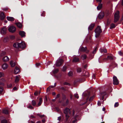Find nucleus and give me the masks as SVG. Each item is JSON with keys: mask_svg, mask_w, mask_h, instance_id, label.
I'll use <instances>...</instances> for the list:
<instances>
[{"mask_svg": "<svg viewBox=\"0 0 123 123\" xmlns=\"http://www.w3.org/2000/svg\"><path fill=\"white\" fill-rule=\"evenodd\" d=\"M14 47L16 48H24L25 47V43L23 42H21V43H15L13 45Z\"/></svg>", "mask_w": 123, "mask_h": 123, "instance_id": "1", "label": "nucleus"}, {"mask_svg": "<svg viewBox=\"0 0 123 123\" xmlns=\"http://www.w3.org/2000/svg\"><path fill=\"white\" fill-rule=\"evenodd\" d=\"M64 113L66 114V120L67 121L69 117V115L71 113L70 110L68 108H66L64 111Z\"/></svg>", "mask_w": 123, "mask_h": 123, "instance_id": "2", "label": "nucleus"}, {"mask_svg": "<svg viewBox=\"0 0 123 123\" xmlns=\"http://www.w3.org/2000/svg\"><path fill=\"white\" fill-rule=\"evenodd\" d=\"M102 32V31L100 27L99 26H98L95 31V33L96 37H98L100 34Z\"/></svg>", "mask_w": 123, "mask_h": 123, "instance_id": "3", "label": "nucleus"}, {"mask_svg": "<svg viewBox=\"0 0 123 123\" xmlns=\"http://www.w3.org/2000/svg\"><path fill=\"white\" fill-rule=\"evenodd\" d=\"M119 15V12L118 11H117L114 14V22L116 23L117 21L119 18L120 16Z\"/></svg>", "mask_w": 123, "mask_h": 123, "instance_id": "4", "label": "nucleus"}, {"mask_svg": "<svg viewBox=\"0 0 123 123\" xmlns=\"http://www.w3.org/2000/svg\"><path fill=\"white\" fill-rule=\"evenodd\" d=\"M63 62V61L62 59L59 58L57 60L55 64L57 66H59L61 65Z\"/></svg>", "mask_w": 123, "mask_h": 123, "instance_id": "5", "label": "nucleus"}, {"mask_svg": "<svg viewBox=\"0 0 123 123\" xmlns=\"http://www.w3.org/2000/svg\"><path fill=\"white\" fill-rule=\"evenodd\" d=\"M9 31L13 33L15 32L16 31V28L13 26H10L8 28Z\"/></svg>", "mask_w": 123, "mask_h": 123, "instance_id": "6", "label": "nucleus"}, {"mask_svg": "<svg viewBox=\"0 0 123 123\" xmlns=\"http://www.w3.org/2000/svg\"><path fill=\"white\" fill-rule=\"evenodd\" d=\"M80 50L81 52H85L86 53H87L89 52V50L87 49V48L86 47H81L80 49Z\"/></svg>", "mask_w": 123, "mask_h": 123, "instance_id": "7", "label": "nucleus"}, {"mask_svg": "<svg viewBox=\"0 0 123 123\" xmlns=\"http://www.w3.org/2000/svg\"><path fill=\"white\" fill-rule=\"evenodd\" d=\"M113 84L114 85H117L119 83V81L117 77L115 76L113 77Z\"/></svg>", "mask_w": 123, "mask_h": 123, "instance_id": "8", "label": "nucleus"}, {"mask_svg": "<svg viewBox=\"0 0 123 123\" xmlns=\"http://www.w3.org/2000/svg\"><path fill=\"white\" fill-rule=\"evenodd\" d=\"M6 28L5 27L2 28L0 31V33L2 34H6Z\"/></svg>", "mask_w": 123, "mask_h": 123, "instance_id": "9", "label": "nucleus"}, {"mask_svg": "<svg viewBox=\"0 0 123 123\" xmlns=\"http://www.w3.org/2000/svg\"><path fill=\"white\" fill-rule=\"evenodd\" d=\"M19 35L22 37H25V33L24 31H20L19 32Z\"/></svg>", "mask_w": 123, "mask_h": 123, "instance_id": "10", "label": "nucleus"}, {"mask_svg": "<svg viewBox=\"0 0 123 123\" xmlns=\"http://www.w3.org/2000/svg\"><path fill=\"white\" fill-rule=\"evenodd\" d=\"M43 102L42 98H40L39 99V101L37 106L38 107L41 105Z\"/></svg>", "mask_w": 123, "mask_h": 123, "instance_id": "11", "label": "nucleus"}, {"mask_svg": "<svg viewBox=\"0 0 123 123\" xmlns=\"http://www.w3.org/2000/svg\"><path fill=\"white\" fill-rule=\"evenodd\" d=\"M8 67V65L6 63H5L2 66V68L4 70L6 69Z\"/></svg>", "mask_w": 123, "mask_h": 123, "instance_id": "12", "label": "nucleus"}, {"mask_svg": "<svg viewBox=\"0 0 123 123\" xmlns=\"http://www.w3.org/2000/svg\"><path fill=\"white\" fill-rule=\"evenodd\" d=\"M9 58L7 56H6L4 57L2 59L3 61L5 62L8 61L9 60Z\"/></svg>", "mask_w": 123, "mask_h": 123, "instance_id": "13", "label": "nucleus"}, {"mask_svg": "<svg viewBox=\"0 0 123 123\" xmlns=\"http://www.w3.org/2000/svg\"><path fill=\"white\" fill-rule=\"evenodd\" d=\"M104 13L103 12H101L99 13L98 16V17L100 18H102L104 17Z\"/></svg>", "mask_w": 123, "mask_h": 123, "instance_id": "14", "label": "nucleus"}, {"mask_svg": "<svg viewBox=\"0 0 123 123\" xmlns=\"http://www.w3.org/2000/svg\"><path fill=\"white\" fill-rule=\"evenodd\" d=\"M7 19L8 21H13L14 20L13 18L10 17H7Z\"/></svg>", "mask_w": 123, "mask_h": 123, "instance_id": "15", "label": "nucleus"}, {"mask_svg": "<svg viewBox=\"0 0 123 123\" xmlns=\"http://www.w3.org/2000/svg\"><path fill=\"white\" fill-rule=\"evenodd\" d=\"M19 71V69L17 67H16L14 70V73L15 74H18Z\"/></svg>", "mask_w": 123, "mask_h": 123, "instance_id": "16", "label": "nucleus"}, {"mask_svg": "<svg viewBox=\"0 0 123 123\" xmlns=\"http://www.w3.org/2000/svg\"><path fill=\"white\" fill-rule=\"evenodd\" d=\"M17 26L19 28H21L22 27V24L20 23H16Z\"/></svg>", "mask_w": 123, "mask_h": 123, "instance_id": "17", "label": "nucleus"}, {"mask_svg": "<svg viewBox=\"0 0 123 123\" xmlns=\"http://www.w3.org/2000/svg\"><path fill=\"white\" fill-rule=\"evenodd\" d=\"M5 17V16L3 12H1L0 15V18L1 19H4Z\"/></svg>", "mask_w": 123, "mask_h": 123, "instance_id": "18", "label": "nucleus"}, {"mask_svg": "<svg viewBox=\"0 0 123 123\" xmlns=\"http://www.w3.org/2000/svg\"><path fill=\"white\" fill-rule=\"evenodd\" d=\"M94 26V24H92L90 25L89 27H88V30H91L93 28Z\"/></svg>", "mask_w": 123, "mask_h": 123, "instance_id": "19", "label": "nucleus"}, {"mask_svg": "<svg viewBox=\"0 0 123 123\" xmlns=\"http://www.w3.org/2000/svg\"><path fill=\"white\" fill-rule=\"evenodd\" d=\"M79 61V58L75 57L73 60V62H76Z\"/></svg>", "mask_w": 123, "mask_h": 123, "instance_id": "20", "label": "nucleus"}, {"mask_svg": "<svg viewBox=\"0 0 123 123\" xmlns=\"http://www.w3.org/2000/svg\"><path fill=\"white\" fill-rule=\"evenodd\" d=\"M20 77V76H16V78L15 80V82L16 83L18 82L19 80V78Z\"/></svg>", "mask_w": 123, "mask_h": 123, "instance_id": "21", "label": "nucleus"}, {"mask_svg": "<svg viewBox=\"0 0 123 123\" xmlns=\"http://www.w3.org/2000/svg\"><path fill=\"white\" fill-rule=\"evenodd\" d=\"M10 64L11 66L12 67H14L16 65V63L15 62H13L12 61H11L10 62Z\"/></svg>", "mask_w": 123, "mask_h": 123, "instance_id": "22", "label": "nucleus"}, {"mask_svg": "<svg viewBox=\"0 0 123 123\" xmlns=\"http://www.w3.org/2000/svg\"><path fill=\"white\" fill-rule=\"evenodd\" d=\"M31 104L33 106H35L36 104V102L35 100H33L31 101Z\"/></svg>", "mask_w": 123, "mask_h": 123, "instance_id": "23", "label": "nucleus"}, {"mask_svg": "<svg viewBox=\"0 0 123 123\" xmlns=\"http://www.w3.org/2000/svg\"><path fill=\"white\" fill-rule=\"evenodd\" d=\"M100 50L101 52H104L105 53H106L107 52V50L105 49H101Z\"/></svg>", "mask_w": 123, "mask_h": 123, "instance_id": "24", "label": "nucleus"}, {"mask_svg": "<svg viewBox=\"0 0 123 123\" xmlns=\"http://www.w3.org/2000/svg\"><path fill=\"white\" fill-rule=\"evenodd\" d=\"M102 4H100L97 7V9L98 10H99L102 8Z\"/></svg>", "mask_w": 123, "mask_h": 123, "instance_id": "25", "label": "nucleus"}, {"mask_svg": "<svg viewBox=\"0 0 123 123\" xmlns=\"http://www.w3.org/2000/svg\"><path fill=\"white\" fill-rule=\"evenodd\" d=\"M87 56L85 54H84L81 56V58L83 59H85L86 58Z\"/></svg>", "mask_w": 123, "mask_h": 123, "instance_id": "26", "label": "nucleus"}, {"mask_svg": "<svg viewBox=\"0 0 123 123\" xmlns=\"http://www.w3.org/2000/svg\"><path fill=\"white\" fill-rule=\"evenodd\" d=\"M113 55H110L107 56L108 59H109L110 60H111L113 59Z\"/></svg>", "mask_w": 123, "mask_h": 123, "instance_id": "27", "label": "nucleus"}, {"mask_svg": "<svg viewBox=\"0 0 123 123\" xmlns=\"http://www.w3.org/2000/svg\"><path fill=\"white\" fill-rule=\"evenodd\" d=\"M3 113L6 114H7L8 113V111L6 109L3 110Z\"/></svg>", "mask_w": 123, "mask_h": 123, "instance_id": "28", "label": "nucleus"}, {"mask_svg": "<svg viewBox=\"0 0 123 123\" xmlns=\"http://www.w3.org/2000/svg\"><path fill=\"white\" fill-rule=\"evenodd\" d=\"M115 27V25L113 24H111V25L110 28H113Z\"/></svg>", "mask_w": 123, "mask_h": 123, "instance_id": "29", "label": "nucleus"}, {"mask_svg": "<svg viewBox=\"0 0 123 123\" xmlns=\"http://www.w3.org/2000/svg\"><path fill=\"white\" fill-rule=\"evenodd\" d=\"M6 54V52H5L3 51L1 53L0 56H2L5 55Z\"/></svg>", "mask_w": 123, "mask_h": 123, "instance_id": "30", "label": "nucleus"}, {"mask_svg": "<svg viewBox=\"0 0 123 123\" xmlns=\"http://www.w3.org/2000/svg\"><path fill=\"white\" fill-rule=\"evenodd\" d=\"M81 71V69L80 68H78L77 69V72L78 73H80Z\"/></svg>", "mask_w": 123, "mask_h": 123, "instance_id": "31", "label": "nucleus"}, {"mask_svg": "<svg viewBox=\"0 0 123 123\" xmlns=\"http://www.w3.org/2000/svg\"><path fill=\"white\" fill-rule=\"evenodd\" d=\"M58 71V69H56L55 70L53 71V73L54 74H55L57 73Z\"/></svg>", "mask_w": 123, "mask_h": 123, "instance_id": "32", "label": "nucleus"}, {"mask_svg": "<svg viewBox=\"0 0 123 123\" xmlns=\"http://www.w3.org/2000/svg\"><path fill=\"white\" fill-rule=\"evenodd\" d=\"M68 74L69 76H72L73 75L72 72V71H70L68 72Z\"/></svg>", "mask_w": 123, "mask_h": 123, "instance_id": "33", "label": "nucleus"}, {"mask_svg": "<svg viewBox=\"0 0 123 123\" xmlns=\"http://www.w3.org/2000/svg\"><path fill=\"white\" fill-rule=\"evenodd\" d=\"M27 107L30 109H33L34 108L31 105H29L28 106H27Z\"/></svg>", "mask_w": 123, "mask_h": 123, "instance_id": "34", "label": "nucleus"}, {"mask_svg": "<svg viewBox=\"0 0 123 123\" xmlns=\"http://www.w3.org/2000/svg\"><path fill=\"white\" fill-rule=\"evenodd\" d=\"M4 75L3 73L0 72V78L4 77Z\"/></svg>", "mask_w": 123, "mask_h": 123, "instance_id": "35", "label": "nucleus"}, {"mask_svg": "<svg viewBox=\"0 0 123 123\" xmlns=\"http://www.w3.org/2000/svg\"><path fill=\"white\" fill-rule=\"evenodd\" d=\"M74 96L75 98H78L79 97L78 94L76 93L74 94Z\"/></svg>", "mask_w": 123, "mask_h": 123, "instance_id": "36", "label": "nucleus"}, {"mask_svg": "<svg viewBox=\"0 0 123 123\" xmlns=\"http://www.w3.org/2000/svg\"><path fill=\"white\" fill-rule=\"evenodd\" d=\"M10 38L12 39H13L15 38V37L13 35H11L10 36Z\"/></svg>", "mask_w": 123, "mask_h": 123, "instance_id": "37", "label": "nucleus"}, {"mask_svg": "<svg viewBox=\"0 0 123 123\" xmlns=\"http://www.w3.org/2000/svg\"><path fill=\"white\" fill-rule=\"evenodd\" d=\"M119 105V104L118 102H116L114 105V107H117Z\"/></svg>", "mask_w": 123, "mask_h": 123, "instance_id": "38", "label": "nucleus"}, {"mask_svg": "<svg viewBox=\"0 0 123 123\" xmlns=\"http://www.w3.org/2000/svg\"><path fill=\"white\" fill-rule=\"evenodd\" d=\"M2 123H7V121L5 120H3L1 121Z\"/></svg>", "mask_w": 123, "mask_h": 123, "instance_id": "39", "label": "nucleus"}, {"mask_svg": "<svg viewBox=\"0 0 123 123\" xmlns=\"http://www.w3.org/2000/svg\"><path fill=\"white\" fill-rule=\"evenodd\" d=\"M3 90V88L1 86H0V93H1Z\"/></svg>", "mask_w": 123, "mask_h": 123, "instance_id": "40", "label": "nucleus"}, {"mask_svg": "<svg viewBox=\"0 0 123 123\" xmlns=\"http://www.w3.org/2000/svg\"><path fill=\"white\" fill-rule=\"evenodd\" d=\"M118 53L120 55L123 56V54L121 51H119L118 52Z\"/></svg>", "mask_w": 123, "mask_h": 123, "instance_id": "41", "label": "nucleus"}, {"mask_svg": "<svg viewBox=\"0 0 123 123\" xmlns=\"http://www.w3.org/2000/svg\"><path fill=\"white\" fill-rule=\"evenodd\" d=\"M66 69V67L65 66L63 67L62 69V71H65Z\"/></svg>", "mask_w": 123, "mask_h": 123, "instance_id": "42", "label": "nucleus"}, {"mask_svg": "<svg viewBox=\"0 0 123 123\" xmlns=\"http://www.w3.org/2000/svg\"><path fill=\"white\" fill-rule=\"evenodd\" d=\"M54 86H49V87L47 89V90H49V89L50 88H53L54 87Z\"/></svg>", "mask_w": 123, "mask_h": 123, "instance_id": "43", "label": "nucleus"}, {"mask_svg": "<svg viewBox=\"0 0 123 123\" xmlns=\"http://www.w3.org/2000/svg\"><path fill=\"white\" fill-rule=\"evenodd\" d=\"M97 50V48H96L93 51L92 53L93 54H95L96 53V51Z\"/></svg>", "mask_w": 123, "mask_h": 123, "instance_id": "44", "label": "nucleus"}, {"mask_svg": "<svg viewBox=\"0 0 123 123\" xmlns=\"http://www.w3.org/2000/svg\"><path fill=\"white\" fill-rule=\"evenodd\" d=\"M38 93V92L37 91H36L34 93V95L35 96H37Z\"/></svg>", "mask_w": 123, "mask_h": 123, "instance_id": "45", "label": "nucleus"}, {"mask_svg": "<svg viewBox=\"0 0 123 123\" xmlns=\"http://www.w3.org/2000/svg\"><path fill=\"white\" fill-rule=\"evenodd\" d=\"M111 22V21L110 20H108L107 21V25H109L110 24Z\"/></svg>", "mask_w": 123, "mask_h": 123, "instance_id": "46", "label": "nucleus"}, {"mask_svg": "<svg viewBox=\"0 0 123 123\" xmlns=\"http://www.w3.org/2000/svg\"><path fill=\"white\" fill-rule=\"evenodd\" d=\"M97 104H98V106H100L101 105V103H100V101H98V103H97Z\"/></svg>", "mask_w": 123, "mask_h": 123, "instance_id": "47", "label": "nucleus"}, {"mask_svg": "<svg viewBox=\"0 0 123 123\" xmlns=\"http://www.w3.org/2000/svg\"><path fill=\"white\" fill-rule=\"evenodd\" d=\"M64 85H70V84H69L68 83L66 82H64Z\"/></svg>", "mask_w": 123, "mask_h": 123, "instance_id": "48", "label": "nucleus"}, {"mask_svg": "<svg viewBox=\"0 0 123 123\" xmlns=\"http://www.w3.org/2000/svg\"><path fill=\"white\" fill-rule=\"evenodd\" d=\"M12 85L11 84H10L9 85H7V87H12Z\"/></svg>", "mask_w": 123, "mask_h": 123, "instance_id": "49", "label": "nucleus"}, {"mask_svg": "<svg viewBox=\"0 0 123 123\" xmlns=\"http://www.w3.org/2000/svg\"><path fill=\"white\" fill-rule=\"evenodd\" d=\"M61 117H58L57 120H58L60 121V120L61 119Z\"/></svg>", "mask_w": 123, "mask_h": 123, "instance_id": "50", "label": "nucleus"}, {"mask_svg": "<svg viewBox=\"0 0 123 123\" xmlns=\"http://www.w3.org/2000/svg\"><path fill=\"white\" fill-rule=\"evenodd\" d=\"M93 96H92V97H91L89 99V100L90 101L92 100L93 99Z\"/></svg>", "mask_w": 123, "mask_h": 123, "instance_id": "51", "label": "nucleus"}, {"mask_svg": "<svg viewBox=\"0 0 123 123\" xmlns=\"http://www.w3.org/2000/svg\"><path fill=\"white\" fill-rule=\"evenodd\" d=\"M60 96V94H57L56 97L55 98H59Z\"/></svg>", "mask_w": 123, "mask_h": 123, "instance_id": "52", "label": "nucleus"}, {"mask_svg": "<svg viewBox=\"0 0 123 123\" xmlns=\"http://www.w3.org/2000/svg\"><path fill=\"white\" fill-rule=\"evenodd\" d=\"M97 2L101 3V2L102 0H96Z\"/></svg>", "mask_w": 123, "mask_h": 123, "instance_id": "53", "label": "nucleus"}, {"mask_svg": "<svg viewBox=\"0 0 123 123\" xmlns=\"http://www.w3.org/2000/svg\"><path fill=\"white\" fill-rule=\"evenodd\" d=\"M72 122H73V123H77V120H75L73 121Z\"/></svg>", "mask_w": 123, "mask_h": 123, "instance_id": "54", "label": "nucleus"}, {"mask_svg": "<svg viewBox=\"0 0 123 123\" xmlns=\"http://www.w3.org/2000/svg\"><path fill=\"white\" fill-rule=\"evenodd\" d=\"M40 63H37L36 64V65L37 66H38L40 65Z\"/></svg>", "mask_w": 123, "mask_h": 123, "instance_id": "55", "label": "nucleus"}, {"mask_svg": "<svg viewBox=\"0 0 123 123\" xmlns=\"http://www.w3.org/2000/svg\"><path fill=\"white\" fill-rule=\"evenodd\" d=\"M37 115L39 116V117H40L41 115L40 113H38L37 114Z\"/></svg>", "mask_w": 123, "mask_h": 123, "instance_id": "56", "label": "nucleus"}, {"mask_svg": "<svg viewBox=\"0 0 123 123\" xmlns=\"http://www.w3.org/2000/svg\"><path fill=\"white\" fill-rule=\"evenodd\" d=\"M44 116V115H41V116L40 117L42 118Z\"/></svg>", "mask_w": 123, "mask_h": 123, "instance_id": "57", "label": "nucleus"}, {"mask_svg": "<svg viewBox=\"0 0 123 123\" xmlns=\"http://www.w3.org/2000/svg\"><path fill=\"white\" fill-rule=\"evenodd\" d=\"M42 121L43 123H44L45 121V120L44 119H43Z\"/></svg>", "mask_w": 123, "mask_h": 123, "instance_id": "58", "label": "nucleus"}, {"mask_svg": "<svg viewBox=\"0 0 123 123\" xmlns=\"http://www.w3.org/2000/svg\"><path fill=\"white\" fill-rule=\"evenodd\" d=\"M108 58H105L103 59V60H108Z\"/></svg>", "mask_w": 123, "mask_h": 123, "instance_id": "59", "label": "nucleus"}, {"mask_svg": "<svg viewBox=\"0 0 123 123\" xmlns=\"http://www.w3.org/2000/svg\"><path fill=\"white\" fill-rule=\"evenodd\" d=\"M17 89V88L16 87H14L13 88V90H15Z\"/></svg>", "mask_w": 123, "mask_h": 123, "instance_id": "60", "label": "nucleus"}, {"mask_svg": "<svg viewBox=\"0 0 123 123\" xmlns=\"http://www.w3.org/2000/svg\"><path fill=\"white\" fill-rule=\"evenodd\" d=\"M105 107H103L102 108V111H105Z\"/></svg>", "mask_w": 123, "mask_h": 123, "instance_id": "61", "label": "nucleus"}, {"mask_svg": "<svg viewBox=\"0 0 123 123\" xmlns=\"http://www.w3.org/2000/svg\"><path fill=\"white\" fill-rule=\"evenodd\" d=\"M36 123H41V122L40 121H38Z\"/></svg>", "mask_w": 123, "mask_h": 123, "instance_id": "62", "label": "nucleus"}, {"mask_svg": "<svg viewBox=\"0 0 123 123\" xmlns=\"http://www.w3.org/2000/svg\"><path fill=\"white\" fill-rule=\"evenodd\" d=\"M52 94L53 95H55V93L54 92H52Z\"/></svg>", "mask_w": 123, "mask_h": 123, "instance_id": "63", "label": "nucleus"}, {"mask_svg": "<svg viewBox=\"0 0 123 123\" xmlns=\"http://www.w3.org/2000/svg\"><path fill=\"white\" fill-rule=\"evenodd\" d=\"M122 5L123 6V0H122Z\"/></svg>", "mask_w": 123, "mask_h": 123, "instance_id": "64", "label": "nucleus"}]
</instances>
